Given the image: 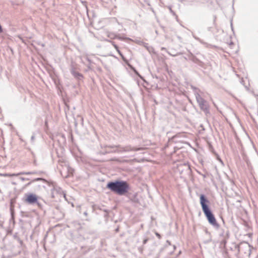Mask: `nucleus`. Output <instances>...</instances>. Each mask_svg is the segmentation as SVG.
Wrapping results in <instances>:
<instances>
[{
	"mask_svg": "<svg viewBox=\"0 0 258 258\" xmlns=\"http://www.w3.org/2000/svg\"><path fill=\"white\" fill-rule=\"evenodd\" d=\"M107 187L117 195H123L127 192L128 184L123 181L110 182L107 183Z\"/></svg>",
	"mask_w": 258,
	"mask_h": 258,
	"instance_id": "1",
	"label": "nucleus"
},
{
	"mask_svg": "<svg viewBox=\"0 0 258 258\" xmlns=\"http://www.w3.org/2000/svg\"><path fill=\"white\" fill-rule=\"evenodd\" d=\"M200 204L201 205L202 210L206 216L209 222L213 225H217L216 220L213 215V214L211 212L209 208L208 204L209 203V201L206 199L205 196L204 195H201L200 196Z\"/></svg>",
	"mask_w": 258,
	"mask_h": 258,
	"instance_id": "2",
	"label": "nucleus"
},
{
	"mask_svg": "<svg viewBox=\"0 0 258 258\" xmlns=\"http://www.w3.org/2000/svg\"><path fill=\"white\" fill-rule=\"evenodd\" d=\"M196 99L200 109L206 113H209L210 112V106L207 101L200 95L196 97Z\"/></svg>",
	"mask_w": 258,
	"mask_h": 258,
	"instance_id": "3",
	"label": "nucleus"
},
{
	"mask_svg": "<svg viewBox=\"0 0 258 258\" xmlns=\"http://www.w3.org/2000/svg\"><path fill=\"white\" fill-rule=\"evenodd\" d=\"M37 201L36 195L32 194H28L25 195L24 202L29 204H34Z\"/></svg>",
	"mask_w": 258,
	"mask_h": 258,
	"instance_id": "4",
	"label": "nucleus"
},
{
	"mask_svg": "<svg viewBox=\"0 0 258 258\" xmlns=\"http://www.w3.org/2000/svg\"><path fill=\"white\" fill-rule=\"evenodd\" d=\"M3 32V29L1 27V26L0 25V33H2Z\"/></svg>",
	"mask_w": 258,
	"mask_h": 258,
	"instance_id": "5",
	"label": "nucleus"
},
{
	"mask_svg": "<svg viewBox=\"0 0 258 258\" xmlns=\"http://www.w3.org/2000/svg\"><path fill=\"white\" fill-rule=\"evenodd\" d=\"M156 235L158 236L159 237H160V235L159 234H158V233H156Z\"/></svg>",
	"mask_w": 258,
	"mask_h": 258,
	"instance_id": "6",
	"label": "nucleus"
},
{
	"mask_svg": "<svg viewBox=\"0 0 258 258\" xmlns=\"http://www.w3.org/2000/svg\"><path fill=\"white\" fill-rule=\"evenodd\" d=\"M114 47H115V48H116V49H117V46H116V45H114Z\"/></svg>",
	"mask_w": 258,
	"mask_h": 258,
	"instance_id": "7",
	"label": "nucleus"
},
{
	"mask_svg": "<svg viewBox=\"0 0 258 258\" xmlns=\"http://www.w3.org/2000/svg\"><path fill=\"white\" fill-rule=\"evenodd\" d=\"M146 241H147V240H145L144 241V243H145L146 242Z\"/></svg>",
	"mask_w": 258,
	"mask_h": 258,
	"instance_id": "8",
	"label": "nucleus"
}]
</instances>
